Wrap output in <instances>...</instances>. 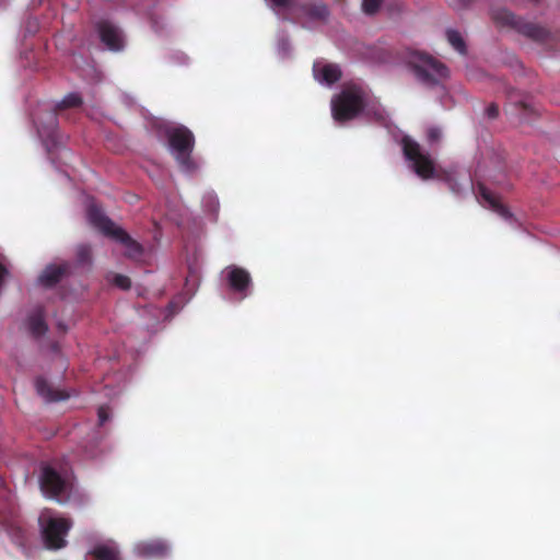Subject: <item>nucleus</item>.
<instances>
[{
    "label": "nucleus",
    "instance_id": "423d86ee",
    "mask_svg": "<svg viewBox=\"0 0 560 560\" xmlns=\"http://www.w3.org/2000/svg\"><path fill=\"white\" fill-rule=\"evenodd\" d=\"M168 147L182 168L191 171L195 168L191 154L195 148L194 133L183 125L168 127L165 130Z\"/></svg>",
    "mask_w": 560,
    "mask_h": 560
},
{
    "label": "nucleus",
    "instance_id": "dca6fc26",
    "mask_svg": "<svg viewBox=\"0 0 560 560\" xmlns=\"http://www.w3.org/2000/svg\"><path fill=\"white\" fill-rule=\"evenodd\" d=\"M36 392L47 401H59L69 398L65 390L54 388L44 377L39 376L35 381Z\"/></svg>",
    "mask_w": 560,
    "mask_h": 560
},
{
    "label": "nucleus",
    "instance_id": "a878e982",
    "mask_svg": "<svg viewBox=\"0 0 560 560\" xmlns=\"http://www.w3.org/2000/svg\"><path fill=\"white\" fill-rule=\"evenodd\" d=\"M428 141L433 143L440 140L441 138V130L436 127H431L428 129L427 132Z\"/></svg>",
    "mask_w": 560,
    "mask_h": 560
},
{
    "label": "nucleus",
    "instance_id": "393cba45",
    "mask_svg": "<svg viewBox=\"0 0 560 560\" xmlns=\"http://www.w3.org/2000/svg\"><path fill=\"white\" fill-rule=\"evenodd\" d=\"M310 14L318 19H324L328 15V10L325 5H314Z\"/></svg>",
    "mask_w": 560,
    "mask_h": 560
},
{
    "label": "nucleus",
    "instance_id": "20e7f679",
    "mask_svg": "<svg viewBox=\"0 0 560 560\" xmlns=\"http://www.w3.org/2000/svg\"><path fill=\"white\" fill-rule=\"evenodd\" d=\"M492 20L498 26L514 30L524 37L536 43H546L551 36L550 31L546 26L526 21L508 9H498L493 11Z\"/></svg>",
    "mask_w": 560,
    "mask_h": 560
},
{
    "label": "nucleus",
    "instance_id": "a211bd4d",
    "mask_svg": "<svg viewBox=\"0 0 560 560\" xmlns=\"http://www.w3.org/2000/svg\"><path fill=\"white\" fill-rule=\"evenodd\" d=\"M3 526L5 533L14 545L25 547L27 541L26 530L19 522H8Z\"/></svg>",
    "mask_w": 560,
    "mask_h": 560
},
{
    "label": "nucleus",
    "instance_id": "39448f33",
    "mask_svg": "<svg viewBox=\"0 0 560 560\" xmlns=\"http://www.w3.org/2000/svg\"><path fill=\"white\" fill-rule=\"evenodd\" d=\"M82 104V96L77 92H72L67 94L58 104H56L54 109L48 110L45 114V117H35L34 122L39 137L45 139L47 142L49 141L52 145H57L59 140L58 114L68 108L80 107Z\"/></svg>",
    "mask_w": 560,
    "mask_h": 560
},
{
    "label": "nucleus",
    "instance_id": "9b49d317",
    "mask_svg": "<svg viewBox=\"0 0 560 560\" xmlns=\"http://www.w3.org/2000/svg\"><path fill=\"white\" fill-rule=\"evenodd\" d=\"M225 276L228 285L234 293L240 294V298L243 300L248 294V289L252 284V278L249 272L237 266H229L225 269Z\"/></svg>",
    "mask_w": 560,
    "mask_h": 560
},
{
    "label": "nucleus",
    "instance_id": "6ab92c4d",
    "mask_svg": "<svg viewBox=\"0 0 560 560\" xmlns=\"http://www.w3.org/2000/svg\"><path fill=\"white\" fill-rule=\"evenodd\" d=\"M28 329L34 337H40L46 334L48 327L42 312H36L28 317Z\"/></svg>",
    "mask_w": 560,
    "mask_h": 560
},
{
    "label": "nucleus",
    "instance_id": "2f4dec72",
    "mask_svg": "<svg viewBox=\"0 0 560 560\" xmlns=\"http://www.w3.org/2000/svg\"><path fill=\"white\" fill-rule=\"evenodd\" d=\"M521 106H522L524 109H526V107H527V106H526V104H524V103H521Z\"/></svg>",
    "mask_w": 560,
    "mask_h": 560
},
{
    "label": "nucleus",
    "instance_id": "bb28decb",
    "mask_svg": "<svg viewBox=\"0 0 560 560\" xmlns=\"http://www.w3.org/2000/svg\"><path fill=\"white\" fill-rule=\"evenodd\" d=\"M98 424L103 425L109 419L108 408L106 406H101L97 410Z\"/></svg>",
    "mask_w": 560,
    "mask_h": 560
},
{
    "label": "nucleus",
    "instance_id": "f257e3e1",
    "mask_svg": "<svg viewBox=\"0 0 560 560\" xmlns=\"http://www.w3.org/2000/svg\"><path fill=\"white\" fill-rule=\"evenodd\" d=\"M405 158L412 162L415 173L422 179L438 178L448 184L454 194H459L460 188L450 172L436 170L434 161L428 153H423L420 144L410 137L401 140Z\"/></svg>",
    "mask_w": 560,
    "mask_h": 560
},
{
    "label": "nucleus",
    "instance_id": "f3484780",
    "mask_svg": "<svg viewBox=\"0 0 560 560\" xmlns=\"http://www.w3.org/2000/svg\"><path fill=\"white\" fill-rule=\"evenodd\" d=\"M89 555L93 560H124L119 548L109 544H98L94 546Z\"/></svg>",
    "mask_w": 560,
    "mask_h": 560
},
{
    "label": "nucleus",
    "instance_id": "c85d7f7f",
    "mask_svg": "<svg viewBox=\"0 0 560 560\" xmlns=\"http://www.w3.org/2000/svg\"><path fill=\"white\" fill-rule=\"evenodd\" d=\"M276 8H289L292 5L293 0H270Z\"/></svg>",
    "mask_w": 560,
    "mask_h": 560
},
{
    "label": "nucleus",
    "instance_id": "ddd939ff",
    "mask_svg": "<svg viewBox=\"0 0 560 560\" xmlns=\"http://www.w3.org/2000/svg\"><path fill=\"white\" fill-rule=\"evenodd\" d=\"M478 192L482 201L487 203L491 210L497 212L503 219H512L513 214L510 212L509 208L504 206L483 184L478 185Z\"/></svg>",
    "mask_w": 560,
    "mask_h": 560
},
{
    "label": "nucleus",
    "instance_id": "9d476101",
    "mask_svg": "<svg viewBox=\"0 0 560 560\" xmlns=\"http://www.w3.org/2000/svg\"><path fill=\"white\" fill-rule=\"evenodd\" d=\"M101 42L112 51L124 48V36L119 27L108 20H101L95 25Z\"/></svg>",
    "mask_w": 560,
    "mask_h": 560
},
{
    "label": "nucleus",
    "instance_id": "c756f323",
    "mask_svg": "<svg viewBox=\"0 0 560 560\" xmlns=\"http://www.w3.org/2000/svg\"><path fill=\"white\" fill-rule=\"evenodd\" d=\"M388 10L390 12L396 11L397 13H400L401 12V3L397 2V3H395V5L388 7Z\"/></svg>",
    "mask_w": 560,
    "mask_h": 560
},
{
    "label": "nucleus",
    "instance_id": "f03ea898",
    "mask_svg": "<svg viewBox=\"0 0 560 560\" xmlns=\"http://www.w3.org/2000/svg\"><path fill=\"white\" fill-rule=\"evenodd\" d=\"M88 219L90 223L101 231L105 236L115 240L125 246V256L139 260L143 255V246L133 240L122 228L116 225L100 207L91 205L88 209Z\"/></svg>",
    "mask_w": 560,
    "mask_h": 560
},
{
    "label": "nucleus",
    "instance_id": "2eb2a0df",
    "mask_svg": "<svg viewBox=\"0 0 560 560\" xmlns=\"http://www.w3.org/2000/svg\"><path fill=\"white\" fill-rule=\"evenodd\" d=\"M313 71L316 80L328 85L336 83L341 78V70L335 63H315Z\"/></svg>",
    "mask_w": 560,
    "mask_h": 560
},
{
    "label": "nucleus",
    "instance_id": "7ed1b4c3",
    "mask_svg": "<svg viewBox=\"0 0 560 560\" xmlns=\"http://www.w3.org/2000/svg\"><path fill=\"white\" fill-rule=\"evenodd\" d=\"M406 63L417 81L428 88L439 86L450 77L448 68L427 52L409 51L406 56Z\"/></svg>",
    "mask_w": 560,
    "mask_h": 560
},
{
    "label": "nucleus",
    "instance_id": "5701e85b",
    "mask_svg": "<svg viewBox=\"0 0 560 560\" xmlns=\"http://www.w3.org/2000/svg\"><path fill=\"white\" fill-rule=\"evenodd\" d=\"M113 283L122 290H128L131 287L130 279L127 276L120 273L114 276Z\"/></svg>",
    "mask_w": 560,
    "mask_h": 560
},
{
    "label": "nucleus",
    "instance_id": "f8f14e48",
    "mask_svg": "<svg viewBox=\"0 0 560 560\" xmlns=\"http://www.w3.org/2000/svg\"><path fill=\"white\" fill-rule=\"evenodd\" d=\"M71 265L62 262L60 265H48L40 273L38 281L45 288H52L59 283L65 277L69 276Z\"/></svg>",
    "mask_w": 560,
    "mask_h": 560
},
{
    "label": "nucleus",
    "instance_id": "412c9836",
    "mask_svg": "<svg viewBox=\"0 0 560 560\" xmlns=\"http://www.w3.org/2000/svg\"><path fill=\"white\" fill-rule=\"evenodd\" d=\"M382 0H363L362 11L368 15H374L378 12Z\"/></svg>",
    "mask_w": 560,
    "mask_h": 560
},
{
    "label": "nucleus",
    "instance_id": "cd10ccee",
    "mask_svg": "<svg viewBox=\"0 0 560 560\" xmlns=\"http://www.w3.org/2000/svg\"><path fill=\"white\" fill-rule=\"evenodd\" d=\"M486 114L487 116L490 118V119H494L499 116V107L497 104L494 103H491L487 108H486Z\"/></svg>",
    "mask_w": 560,
    "mask_h": 560
},
{
    "label": "nucleus",
    "instance_id": "4be33fe9",
    "mask_svg": "<svg viewBox=\"0 0 560 560\" xmlns=\"http://www.w3.org/2000/svg\"><path fill=\"white\" fill-rule=\"evenodd\" d=\"M91 246L86 244L80 245L77 249V258L81 264L89 262L91 260Z\"/></svg>",
    "mask_w": 560,
    "mask_h": 560
},
{
    "label": "nucleus",
    "instance_id": "6e6552de",
    "mask_svg": "<svg viewBox=\"0 0 560 560\" xmlns=\"http://www.w3.org/2000/svg\"><path fill=\"white\" fill-rule=\"evenodd\" d=\"M39 522L42 538L47 549L58 550L67 546L66 536L72 526L70 520L63 517H48L44 521V518L40 517Z\"/></svg>",
    "mask_w": 560,
    "mask_h": 560
},
{
    "label": "nucleus",
    "instance_id": "1a4fd4ad",
    "mask_svg": "<svg viewBox=\"0 0 560 560\" xmlns=\"http://www.w3.org/2000/svg\"><path fill=\"white\" fill-rule=\"evenodd\" d=\"M39 486L43 493L50 499H59L67 490L65 469H57L52 464L42 466Z\"/></svg>",
    "mask_w": 560,
    "mask_h": 560
},
{
    "label": "nucleus",
    "instance_id": "b1692460",
    "mask_svg": "<svg viewBox=\"0 0 560 560\" xmlns=\"http://www.w3.org/2000/svg\"><path fill=\"white\" fill-rule=\"evenodd\" d=\"M454 10L467 9L474 0H446Z\"/></svg>",
    "mask_w": 560,
    "mask_h": 560
},
{
    "label": "nucleus",
    "instance_id": "aec40b11",
    "mask_svg": "<svg viewBox=\"0 0 560 560\" xmlns=\"http://www.w3.org/2000/svg\"><path fill=\"white\" fill-rule=\"evenodd\" d=\"M446 39L448 44L460 55L467 54L466 43L458 31L448 28L446 31Z\"/></svg>",
    "mask_w": 560,
    "mask_h": 560
},
{
    "label": "nucleus",
    "instance_id": "0eeeda50",
    "mask_svg": "<svg viewBox=\"0 0 560 560\" xmlns=\"http://www.w3.org/2000/svg\"><path fill=\"white\" fill-rule=\"evenodd\" d=\"M364 108L363 91L355 86H347L331 101L332 117L338 122L355 118Z\"/></svg>",
    "mask_w": 560,
    "mask_h": 560
},
{
    "label": "nucleus",
    "instance_id": "4468645a",
    "mask_svg": "<svg viewBox=\"0 0 560 560\" xmlns=\"http://www.w3.org/2000/svg\"><path fill=\"white\" fill-rule=\"evenodd\" d=\"M137 553L145 558H163L168 553V546L163 540H149L137 545Z\"/></svg>",
    "mask_w": 560,
    "mask_h": 560
},
{
    "label": "nucleus",
    "instance_id": "7c9ffc66",
    "mask_svg": "<svg viewBox=\"0 0 560 560\" xmlns=\"http://www.w3.org/2000/svg\"><path fill=\"white\" fill-rule=\"evenodd\" d=\"M51 350H52L54 352H59V345H58V342H54V343L51 345Z\"/></svg>",
    "mask_w": 560,
    "mask_h": 560
}]
</instances>
